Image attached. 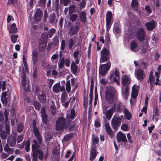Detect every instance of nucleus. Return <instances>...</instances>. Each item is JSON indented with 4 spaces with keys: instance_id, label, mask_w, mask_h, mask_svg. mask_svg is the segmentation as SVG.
I'll use <instances>...</instances> for the list:
<instances>
[{
    "instance_id": "46",
    "label": "nucleus",
    "mask_w": 161,
    "mask_h": 161,
    "mask_svg": "<svg viewBox=\"0 0 161 161\" xmlns=\"http://www.w3.org/2000/svg\"><path fill=\"white\" fill-rule=\"evenodd\" d=\"M8 144L7 143L5 145L4 147V151L7 153H12L13 152V150L12 149L10 148L8 145Z\"/></svg>"
},
{
    "instance_id": "37",
    "label": "nucleus",
    "mask_w": 161,
    "mask_h": 161,
    "mask_svg": "<svg viewBox=\"0 0 161 161\" xmlns=\"http://www.w3.org/2000/svg\"><path fill=\"white\" fill-rule=\"evenodd\" d=\"M113 30L116 34H119L120 33L121 30L120 29V25L118 23H116L115 24Z\"/></svg>"
},
{
    "instance_id": "25",
    "label": "nucleus",
    "mask_w": 161,
    "mask_h": 161,
    "mask_svg": "<svg viewBox=\"0 0 161 161\" xmlns=\"http://www.w3.org/2000/svg\"><path fill=\"white\" fill-rule=\"evenodd\" d=\"M105 127L108 135H109L111 137H112L114 135V134L108 123L105 124Z\"/></svg>"
},
{
    "instance_id": "2",
    "label": "nucleus",
    "mask_w": 161,
    "mask_h": 161,
    "mask_svg": "<svg viewBox=\"0 0 161 161\" xmlns=\"http://www.w3.org/2000/svg\"><path fill=\"white\" fill-rule=\"evenodd\" d=\"M105 98L107 102L109 104H112L117 99V94L115 88L112 86L106 87Z\"/></svg>"
},
{
    "instance_id": "32",
    "label": "nucleus",
    "mask_w": 161,
    "mask_h": 161,
    "mask_svg": "<svg viewBox=\"0 0 161 161\" xmlns=\"http://www.w3.org/2000/svg\"><path fill=\"white\" fill-rule=\"evenodd\" d=\"M86 13L84 11H81L80 14V20L84 23H85L86 20Z\"/></svg>"
},
{
    "instance_id": "33",
    "label": "nucleus",
    "mask_w": 161,
    "mask_h": 161,
    "mask_svg": "<svg viewBox=\"0 0 161 161\" xmlns=\"http://www.w3.org/2000/svg\"><path fill=\"white\" fill-rule=\"evenodd\" d=\"M75 43V42L72 38H70L69 39L68 42L67 43V45H68L69 50H71L74 48L73 46Z\"/></svg>"
},
{
    "instance_id": "38",
    "label": "nucleus",
    "mask_w": 161,
    "mask_h": 161,
    "mask_svg": "<svg viewBox=\"0 0 161 161\" xmlns=\"http://www.w3.org/2000/svg\"><path fill=\"white\" fill-rule=\"evenodd\" d=\"M60 82L55 84L53 86V90L55 93H58L60 91Z\"/></svg>"
},
{
    "instance_id": "53",
    "label": "nucleus",
    "mask_w": 161,
    "mask_h": 161,
    "mask_svg": "<svg viewBox=\"0 0 161 161\" xmlns=\"http://www.w3.org/2000/svg\"><path fill=\"white\" fill-rule=\"evenodd\" d=\"M9 110L8 109H6L5 110L4 112V115L5 118V121H8V115Z\"/></svg>"
},
{
    "instance_id": "7",
    "label": "nucleus",
    "mask_w": 161,
    "mask_h": 161,
    "mask_svg": "<svg viewBox=\"0 0 161 161\" xmlns=\"http://www.w3.org/2000/svg\"><path fill=\"white\" fill-rule=\"evenodd\" d=\"M112 12L109 11H108L106 14V27L107 31H109L112 25Z\"/></svg>"
},
{
    "instance_id": "56",
    "label": "nucleus",
    "mask_w": 161,
    "mask_h": 161,
    "mask_svg": "<svg viewBox=\"0 0 161 161\" xmlns=\"http://www.w3.org/2000/svg\"><path fill=\"white\" fill-rule=\"evenodd\" d=\"M0 87L2 88V91H4L6 90V82L3 81L2 82L0 81Z\"/></svg>"
},
{
    "instance_id": "14",
    "label": "nucleus",
    "mask_w": 161,
    "mask_h": 161,
    "mask_svg": "<svg viewBox=\"0 0 161 161\" xmlns=\"http://www.w3.org/2000/svg\"><path fill=\"white\" fill-rule=\"evenodd\" d=\"M43 12L39 8H37L34 14V17L36 21H39L41 19Z\"/></svg>"
},
{
    "instance_id": "13",
    "label": "nucleus",
    "mask_w": 161,
    "mask_h": 161,
    "mask_svg": "<svg viewBox=\"0 0 161 161\" xmlns=\"http://www.w3.org/2000/svg\"><path fill=\"white\" fill-rule=\"evenodd\" d=\"M117 140L118 142H127L126 136L121 132H119L117 136Z\"/></svg>"
},
{
    "instance_id": "55",
    "label": "nucleus",
    "mask_w": 161,
    "mask_h": 161,
    "mask_svg": "<svg viewBox=\"0 0 161 161\" xmlns=\"http://www.w3.org/2000/svg\"><path fill=\"white\" fill-rule=\"evenodd\" d=\"M66 91L68 92H69L71 90L70 84L69 80L67 81L66 83Z\"/></svg>"
},
{
    "instance_id": "57",
    "label": "nucleus",
    "mask_w": 161,
    "mask_h": 161,
    "mask_svg": "<svg viewBox=\"0 0 161 161\" xmlns=\"http://www.w3.org/2000/svg\"><path fill=\"white\" fill-rule=\"evenodd\" d=\"M47 43L46 39H45L43 37L41 38L39 41V45H46Z\"/></svg>"
},
{
    "instance_id": "36",
    "label": "nucleus",
    "mask_w": 161,
    "mask_h": 161,
    "mask_svg": "<svg viewBox=\"0 0 161 161\" xmlns=\"http://www.w3.org/2000/svg\"><path fill=\"white\" fill-rule=\"evenodd\" d=\"M56 16L55 14L53 13L48 17L49 22L51 24H53L55 20Z\"/></svg>"
},
{
    "instance_id": "12",
    "label": "nucleus",
    "mask_w": 161,
    "mask_h": 161,
    "mask_svg": "<svg viewBox=\"0 0 161 161\" xmlns=\"http://www.w3.org/2000/svg\"><path fill=\"white\" fill-rule=\"evenodd\" d=\"M98 152L97 151L96 146H92L90 151V156L89 158L91 161H93L97 156Z\"/></svg>"
},
{
    "instance_id": "6",
    "label": "nucleus",
    "mask_w": 161,
    "mask_h": 161,
    "mask_svg": "<svg viewBox=\"0 0 161 161\" xmlns=\"http://www.w3.org/2000/svg\"><path fill=\"white\" fill-rule=\"evenodd\" d=\"M33 132L37 138V141L40 144L42 143V136L40 135L38 127H37L36 121H33L32 124Z\"/></svg>"
},
{
    "instance_id": "28",
    "label": "nucleus",
    "mask_w": 161,
    "mask_h": 161,
    "mask_svg": "<svg viewBox=\"0 0 161 161\" xmlns=\"http://www.w3.org/2000/svg\"><path fill=\"white\" fill-rule=\"evenodd\" d=\"M113 108V107H111L109 109L107 110L106 112L105 115L106 118L108 120L111 119L113 115L114 110L112 109Z\"/></svg>"
},
{
    "instance_id": "16",
    "label": "nucleus",
    "mask_w": 161,
    "mask_h": 161,
    "mask_svg": "<svg viewBox=\"0 0 161 161\" xmlns=\"http://www.w3.org/2000/svg\"><path fill=\"white\" fill-rule=\"evenodd\" d=\"M16 138L13 136H10L8 138L7 143L11 147H14L16 145Z\"/></svg>"
},
{
    "instance_id": "47",
    "label": "nucleus",
    "mask_w": 161,
    "mask_h": 161,
    "mask_svg": "<svg viewBox=\"0 0 161 161\" xmlns=\"http://www.w3.org/2000/svg\"><path fill=\"white\" fill-rule=\"evenodd\" d=\"M33 105L34 106L36 109L38 111L39 110L41 104L39 102L37 101H35L33 102Z\"/></svg>"
},
{
    "instance_id": "42",
    "label": "nucleus",
    "mask_w": 161,
    "mask_h": 161,
    "mask_svg": "<svg viewBox=\"0 0 161 161\" xmlns=\"http://www.w3.org/2000/svg\"><path fill=\"white\" fill-rule=\"evenodd\" d=\"M70 16L69 19L72 22L75 21L77 18L78 15L76 14H69Z\"/></svg>"
},
{
    "instance_id": "11",
    "label": "nucleus",
    "mask_w": 161,
    "mask_h": 161,
    "mask_svg": "<svg viewBox=\"0 0 161 161\" xmlns=\"http://www.w3.org/2000/svg\"><path fill=\"white\" fill-rule=\"evenodd\" d=\"M17 108L16 105L13 103L11 106V108H10V116L12 118L11 121H17V119H16V109Z\"/></svg>"
},
{
    "instance_id": "27",
    "label": "nucleus",
    "mask_w": 161,
    "mask_h": 161,
    "mask_svg": "<svg viewBox=\"0 0 161 161\" xmlns=\"http://www.w3.org/2000/svg\"><path fill=\"white\" fill-rule=\"evenodd\" d=\"M41 113L42 119V121H47V115L46 113L45 107L44 106L41 109Z\"/></svg>"
},
{
    "instance_id": "49",
    "label": "nucleus",
    "mask_w": 161,
    "mask_h": 161,
    "mask_svg": "<svg viewBox=\"0 0 161 161\" xmlns=\"http://www.w3.org/2000/svg\"><path fill=\"white\" fill-rule=\"evenodd\" d=\"M30 139H28L26 141L25 144V149L26 151L28 152L30 150Z\"/></svg>"
},
{
    "instance_id": "45",
    "label": "nucleus",
    "mask_w": 161,
    "mask_h": 161,
    "mask_svg": "<svg viewBox=\"0 0 161 161\" xmlns=\"http://www.w3.org/2000/svg\"><path fill=\"white\" fill-rule=\"evenodd\" d=\"M114 75V73L111 74L110 75V78L111 80H113L114 82H115L118 85L119 84V78H118L116 77H113Z\"/></svg>"
},
{
    "instance_id": "5",
    "label": "nucleus",
    "mask_w": 161,
    "mask_h": 161,
    "mask_svg": "<svg viewBox=\"0 0 161 161\" xmlns=\"http://www.w3.org/2000/svg\"><path fill=\"white\" fill-rule=\"evenodd\" d=\"M111 64L110 62H108L106 64L101 65L99 68V74L102 76H104L107 74L110 69Z\"/></svg>"
},
{
    "instance_id": "24",
    "label": "nucleus",
    "mask_w": 161,
    "mask_h": 161,
    "mask_svg": "<svg viewBox=\"0 0 161 161\" xmlns=\"http://www.w3.org/2000/svg\"><path fill=\"white\" fill-rule=\"evenodd\" d=\"M145 25L148 30L152 31L155 27L154 21V20L148 22L146 23L145 24Z\"/></svg>"
},
{
    "instance_id": "22",
    "label": "nucleus",
    "mask_w": 161,
    "mask_h": 161,
    "mask_svg": "<svg viewBox=\"0 0 161 161\" xmlns=\"http://www.w3.org/2000/svg\"><path fill=\"white\" fill-rule=\"evenodd\" d=\"M31 56L33 64L34 65L38 60V53L36 50H34L32 51Z\"/></svg>"
},
{
    "instance_id": "19",
    "label": "nucleus",
    "mask_w": 161,
    "mask_h": 161,
    "mask_svg": "<svg viewBox=\"0 0 161 161\" xmlns=\"http://www.w3.org/2000/svg\"><path fill=\"white\" fill-rule=\"evenodd\" d=\"M76 116L75 111L74 109H72L71 110L70 114H67L66 116L67 121H71L74 120Z\"/></svg>"
},
{
    "instance_id": "30",
    "label": "nucleus",
    "mask_w": 161,
    "mask_h": 161,
    "mask_svg": "<svg viewBox=\"0 0 161 161\" xmlns=\"http://www.w3.org/2000/svg\"><path fill=\"white\" fill-rule=\"evenodd\" d=\"M76 64L74 62H72L71 64V72L74 74H75L77 70L78 67Z\"/></svg>"
},
{
    "instance_id": "64",
    "label": "nucleus",
    "mask_w": 161,
    "mask_h": 161,
    "mask_svg": "<svg viewBox=\"0 0 161 161\" xmlns=\"http://www.w3.org/2000/svg\"><path fill=\"white\" fill-rule=\"evenodd\" d=\"M86 2L85 0H82L80 4V10H81L82 8H84L86 5Z\"/></svg>"
},
{
    "instance_id": "31",
    "label": "nucleus",
    "mask_w": 161,
    "mask_h": 161,
    "mask_svg": "<svg viewBox=\"0 0 161 161\" xmlns=\"http://www.w3.org/2000/svg\"><path fill=\"white\" fill-rule=\"evenodd\" d=\"M138 5L139 3L137 0H132L131 3V6L133 10L137 11Z\"/></svg>"
},
{
    "instance_id": "40",
    "label": "nucleus",
    "mask_w": 161,
    "mask_h": 161,
    "mask_svg": "<svg viewBox=\"0 0 161 161\" xmlns=\"http://www.w3.org/2000/svg\"><path fill=\"white\" fill-rule=\"evenodd\" d=\"M10 100V98L9 95L8 97H6L1 98V101L3 104L4 105V106L7 105L8 102Z\"/></svg>"
},
{
    "instance_id": "44",
    "label": "nucleus",
    "mask_w": 161,
    "mask_h": 161,
    "mask_svg": "<svg viewBox=\"0 0 161 161\" xmlns=\"http://www.w3.org/2000/svg\"><path fill=\"white\" fill-rule=\"evenodd\" d=\"M18 38V35H11L10 36L11 41L13 43H14L16 42Z\"/></svg>"
},
{
    "instance_id": "18",
    "label": "nucleus",
    "mask_w": 161,
    "mask_h": 161,
    "mask_svg": "<svg viewBox=\"0 0 161 161\" xmlns=\"http://www.w3.org/2000/svg\"><path fill=\"white\" fill-rule=\"evenodd\" d=\"M122 106L121 103L119 102L113 105L111 107H113L114 108L112 109L114 112L117 111V112L120 113L122 112Z\"/></svg>"
},
{
    "instance_id": "34",
    "label": "nucleus",
    "mask_w": 161,
    "mask_h": 161,
    "mask_svg": "<svg viewBox=\"0 0 161 161\" xmlns=\"http://www.w3.org/2000/svg\"><path fill=\"white\" fill-rule=\"evenodd\" d=\"M74 136V133H70L64 136L62 141L64 140L65 142H67L69 141L73 138Z\"/></svg>"
},
{
    "instance_id": "52",
    "label": "nucleus",
    "mask_w": 161,
    "mask_h": 161,
    "mask_svg": "<svg viewBox=\"0 0 161 161\" xmlns=\"http://www.w3.org/2000/svg\"><path fill=\"white\" fill-rule=\"evenodd\" d=\"M56 30L54 28H51L48 31V34L49 38H51L53 35L55 33Z\"/></svg>"
},
{
    "instance_id": "61",
    "label": "nucleus",
    "mask_w": 161,
    "mask_h": 161,
    "mask_svg": "<svg viewBox=\"0 0 161 161\" xmlns=\"http://www.w3.org/2000/svg\"><path fill=\"white\" fill-rule=\"evenodd\" d=\"M70 0H60V3L63 4L64 6H67Z\"/></svg>"
},
{
    "instance_id": "63",
    "label": "nucleus",
    "mask_w": 161,
    "mask_h": 161,
    "mask_svg": "<svg viewBox=\"0 0 161 161\" xmlns=\"http://www.w3.org/2000/svg\"><path fill=\"white\" fill-rule=\"evenodd\" d=\"M24 135L22 134L21 135L18 136L17 137V142L18 143H20L21 142L23 139Z\"/></svg>"
},
{
    "instance_id": "51",
    "label": "nucleus",
    "mask_w": 161,
    "mask_h": 161,
    "mask_svg": "<svg viewBox=\"0 0 161 161\" xmlns=\"http://www.w3.org/2000/svg\"><path fill=\"white\" fill-rule=\"evenodd\" d=\"M24 128L23 125L21 123H19L18 125L17 129V132L18 133H20L23 130Z\"/></svg>"
},
{
    "instance_id": "4",
    "label": "nucleus",
    "mask_w": 161,
    "mask_h": 161,
    "mask_svg": "<svg viewBox=\"0 0 161 161\" xmlns=\"http://www.w3.org/2000/svg\"><path fill=\"white\" fill-rule=\"evenodd\" d=\"M101 56L100 59L101 63L108 61L110 62L109 59L110 56V52L107 48L104 47L101 52Z\"/></svg>"
},
{
    "instance_id": "23",
    "label": "nucleus",
    "mask_w": 161,
    "mask_h": 161,
    "mask_svg": "<svg viewBox=\"0 0 161 161\" xmlns=\"http://www.w3.org/2000/svg\"><path fill=\"white\" fill-rule=\"evenodd\" d=\"M138 45L137 43L135 40H132L130 42V49L132 51L135 52H137L138 51L136 49V48Z\"/></svg>"
},
{
    "instance_id": "35",
    "label": "nucleus",
    "mask_w": 161,
    "mask_h": 161,
    "mask_svg": "<svg viewBox=\"0 0 161 161\" xmlns=\"http://www.w3.org/2000/svg\"><path fill=\"white\" fill-rule=\"evenodd\" d=\"M123 113L125 114V118L127 120H130L131 118V115L128 110L126 108H124Z\"/></svg>"
},
{
    "instance_id": "54",
    "label": "nucleus",
    "mask_w": 161,
    "mask_h": 161,
    "mask_svg": "<svg viewBox=\"0 0 161 161\" xmlns=\"http://www.w3.org/2000/svg\"><path fill=\"white\" fill-rule=\"evenodd\" d=\"M64 58H63L60 60V62L58 65V68L61 69L63 68L64 66Z\"/></svg>"
},
{
    "instance_id": "10",
    "label": "nucleus",
    "mask_w": 161,
    "mask_h": 161,
    "mask_svg": "<svg viewBox=\"0 0 161 161\" xmlns=\"http://www.w3.org/2000/svg\"><path fill=\"white\" fill-rule=\"evenodd\" d=\"M75 121H65V122L64 129L65 130L72 131L75 129Z\"/></svg>"
},
{
    "instance_id": "48",
    "label": "nucleus",
    "mask_w": 161,
    "mask_h": 161,
    "mask_svg": "<svg viewBox=\"0 0 161 161\" xmlns=\"http://www.w3.org/2000/svg\"><path fill=\"white\" fill-rule=\"evenodd\" d=\"M75 8L76 7L75 5L73 4L71 5H69V14H72V13H74L75 10Z\"/></svg>"
},
{
    "instance_id": "3",
    "label": "nucleus",
    "mask_w": 161,
    "mask_h": 161,
    "mask_svg": "<svg viewBox=\"0 0 161 161\" xmlns=\"http://www.w3.org/2000/svg\"><path fill=\"white\" fill-rule=\"evenodd\" d=\"M130 82V78L127 75H124L122 77V92L125 97H126L129 94L130 88L128 86Z\"/></svg>"
},
{
    "instance_id": "39",
    "label": "nucleus",
    "mask_w": 161,
    "mask_h": 161,
    "mask_svg": "<svg viewBox=\"0 0 161 161\" xmlns=\"http://www.w3.org/2000/svg\"><path fill=\"white\" fill-rule=\"evenodd\" d=\"M121 121H112V127L114 130H116L121 124Z\"/></svg>"
},
{
    "instance_id": "21",
    "label": "nucleus",
    "mask_w": 161,
    "mask_h": 161,
    "mask_svg": "<svg viewBox=\"0 0 161 161\" xmlns=\"http://www.w3.org/2000/svg\"><path fill=\"white\" fill-rule=\"evenodd\" d=\"M65 121H56V129L57 130L60 131L65 128Z\"/></svg>"
},
{
    "instance_id": "9",
    "label": "nucleus",
    "mask_w": 161,
    "mask_h": 161,
    "mask_svg": "<svg viewBox=\"0 0 161 161\" xmlns=\"http://www.w3.org/2000/svg\"><path fill=\"white\" fill-rule=\"evenodd\" d=\"M80 27V26L78 25H70L69 30V34L71 36L75 35L78 33Z\"/></svg>"
},
{
    "instance_id": "29",
    "label": "nucleus",
    "mask_w": 161,
    "mask_h": 161,
    "mask_svg": "<svg viewBox=\"0 0 161 161\" xmlns=\"http://www.w3.org/2000/svg\"><path fill=\"white\" fill-rule=\"evenodd\" d=\"M136 86L134 85L132 88V92L131 93V97L134 99H135L138 96L137 90L135 88L134 86Z\"/></svg>"
},
{
    "instance_id": "1",
    "label": "nucleus",
    "mask_w": 161,
    "mask_h": 161,
    "mask_svg": "<svg viewBox=\"0 0 161 161\" xmlns=\"http://www.w3.org/2000/svg\"><path fill=\"white\" fill-rule=\"evenodd\" d=\"M33 142L34 144L31 145L32 155V160L37 161L38 155L39 159L41 161L43 159L44 154L42 151L40 149V146L38 142L36 140H33Z\"/></svg>"
},
{
    "instance_id": "41",
    "label": "nucleus",
    "mask_w": 161,
    "mask_h": 161,
    "mask_svg": "<svg viewBox=\"0 0 161 161\" xmlns=\"http://www.w3.org/2000/svg\"><path fill=\"white\" fill-rule=\"evenodd\" d=\"M3 125L5 126V129L6 133L7 134H9L10 131V124L9 121H4Z\"/></svg>"
},
{
    "instance_id": "50",
    "label": "nucleus",
    "mask_w": 161,
    "mask_h": 161,
    "mask_svg": "<svg viewBox=\"0 0 161 161\" xmlns=\"http://www.w3.org/2000/svg\"><path fill=\"white\" fill-rule=\"evenodd\" d=\"M67 97V94L66 92H63L61 94V101L62 103L65 102V99Z\"/></svg>"
},
{
    "instance_id": "26",
    "label": "nucleus",
    "mask_w": 161,
    "mask_h": 161,
    "mask_svg": "<svg viewBox=\"0 0 161 161\" xmlns=\"http://www.w3.org/2000/svg\"><path fill=\"white\" fill-rule=\"evenodd\" d=\"M81 55L80 54L79 51H76L74 52L73 53V57L75 61V63L76 64H78L79 63V58L78 57H80Z\"/></svg>"
},
{
    "instance_id": "15",
    "label": "nucleus",
    "mask_w": 161,
    "mask_h": 161,
    "mask_svg": "<svg viewBox=\"0 0 161 161\" xmlns=\"http://www.w3.org/2000/svg\"><path fill=\"white\" fill-rule=\"evenodd\" d=\"M136 76L138 80H142L144 77V73L143 71L141 69L136 70L135 73Z\"/></svg>"
},
{
    "instance_id": "20",
    "label": "nucleus",
    "mask_w": 161,
    "mask_h": 161,
    "mask_svg": "<svg viewBox=\"0 0 161 161\" xmlns=\"http://www.w3.org/2000/svg\"><path fill=\"white\" fill-rule=\"evenodd\" d=\"M38 98L39 101L42 104H45L47 102V98L46 93L43 91H42V93L38 96Z\"/></svg>"
},
{
    "instance_id": "62",
    "label": "nucleus",
    "mask_w": 161,
    "mask_h": 161,
    "mask_svg": "<svg viewBox=\"0 0 161 161\" xmlns=\"http://www.w3.org/2000/svg\"><path fill=\"white\" fill-rule=\"evenodd\" d=\"M18 2V0H8V2L7 3L8 5L11 4L14 5L16 4Z\"/></svg>"
},
{
    "instance_id": "8",
    "label": "nucleus",
    "mask_w": 161,
    "mask_h": 161,
    "mask_svg": "<svg viewBox=\"0 0 161 161\" xmlns=\"http://www.w3.org/2000/svg\"><path fill=\"white\" fill-rule=\"evenodd\" d=\"M136 35L137 39L139 41L142 42L145 40V31L142 28L138 29L136 31Z\"/></svg>"
},
{
    "instance_id": "58",
    "label": "nucleus",
    "mask_w": 161,
    "mask_h": 161,
    "mask_svg": "<svg viewBox=\"0 0 161 161\" xmlns=\"http://www.w3.org/2000/svg\"><path fill=\"white\" fill-rule=\"evenodd\" d=\"M6 132L4 131H2L0 134V136L2 139H6L7 135Z\"/></svg>"
},
{
    "instance_id": "43",
    "label": "nucleus",
    "mask_w": 161,
    "mask_h": 161,
    "mask_svg": "<svg viewBox=\"0 0 161 161\" xmlns=\"http://www.w3.org/2000/svg\"><path fill=\"white\" fill-rule=\"evenodd\" d=\"M93 86L92 84H91L90 90V101L92 102L93 96Z\"/></svg>"
},
{
    "instance_id": "59",
    "label": "nucleus",
    "mask_w": 161,
    "mask_h": 161,
    "mask_svg": "<svg viewBox=\"0 0 161 161\" xmlns=\"http://www.w3.org/2000/svg\"><path fill=\"white\" fill-rule=\"evenodd\" d=\"M99 141V138L97 136H95L93 138L92 140V144L93 145V146H96V144Z\"/></svg>"
},
{
    "instance_id": "60",
    "label": "nucleus",
    "mask_w": 161,
    "mask_h": 161,
    "mask_svg": "<svg viewBox=\"0 0 161 161\" xmlns=\"http://www.w3.org/2000/svg\"><path fill=\"white\" fill-rule=\"evenodd\" d=\"M46 45H42L39 44L38 48L40 52H42L45 50L46 47Z\"/></svg>"
},
{
    "instance_id": "17",
    "label": "nucleus",
    "mask_w": 161,
    "mask_h": 161,
    "mask_svg": "<svg viewBox=\"0 0 161 161\" xmlns=\"http://www.w3.org/2000/svg\"><path fill=\"white\" fill-rule=\"evenodd\" d=\"M8 30L9 31V34H15L16 33L18 29L17 28L16 25L15 23L12 24L10 26L9 28L8 26Z\"/></svg>"
}]
</instances>
